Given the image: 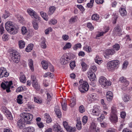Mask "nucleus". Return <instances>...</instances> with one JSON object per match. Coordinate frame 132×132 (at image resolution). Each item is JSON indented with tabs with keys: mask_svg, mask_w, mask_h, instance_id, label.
Returning a JSON list of instances; mask_svg holds the SVG:
<instances>
[{
	"mask_svg": "<svg viewBox=\"0 0 132 132\" xmlns=\"http://www.w3.org/2000/svg\"><path fill=\"white\" fill-rule=\"evenodd\" d=\"M5 28L8 32L11 34H15L18 31V28H15L11 21L7 22L6 23Z\"/></svg>",
	"mask_w": 132,
	"mask_h": 132,
	"instance_id": "f257e3e1",
	"label": "nucleus"
},
{
	"mask_svg": "<svg viewBox=\"0 0 132 132\" xmlns=\"http://www.w3.org/2000/svg\"><path fill=\"white\" fill-rule=\"evenodd\" d=\"M120 63L119 61L117 60L110 61L106 64L107 68L109 71H112L118 68Z\"/></svg>",
	"mask_w": 132,
	"mask_h": 132,
	"instance_id": "f03ea898",
	"label": "nucleus"
},
{
	"mask_svg": "<svg viewBox=\"0 0 132 132\" xmlns=\"http://www.w3.org/2000/svg\"><path fill=\"white\" fill-rule=\"evenodd\" d=\"M79 85L78 87L79 90L82 93H85L87 92L89 89V86L88 83L81 79L79 81Z\"/></svg>",
	"mask_w": 132,
	"mask_h": 132,
	"instance_id": "7ed1b4c3",
	"label": "nucleus"
},
{
	"mask_svg": "<svg viewBox=\"0 0 132 132\" xmlns=\"http://www.w3.org/2000/svg\"><path fill=\"white\" fill-rule=\"evenodd\" d=\"M74 55L71 53H66L61 57L60 62L62 64L64 65L68 63L69 61L73 58Z\"/></svg>",
	"mask_w": 132,
	"mask_h": 132,
	"instance_id": "20e7f679",
	"label": "nucleus"
},
{
	"mask_svg": "<svg viewBox=\"0 0 132 132\" xmlns=\"http://www.w3.org/2000/svg\"><path fill=\"white\" fill-rule=\"evenodd\" d=\"M21 116L23 122L28 124H31V121L33 118V116L32 114L28 113L23 112Z\"/></svg>",
	"mask_w": 132,
	"mask_h": 132,
	"instance_id": "39448f33",
	"label": "nucleus"
},
{
	"mask_svg": "<svg viewBox=\"0 0 132 132\" xmlns=\"http://www.w3.org/2000/svg\"><path fill=\"white\" fill-rule=\"evenodd\" d=\"M99 82L103 88H105L107 86H110L111 84V82L110 81L108 80L105 77L103 76L100 77Z\"/></svg>",
	"mask_w": 132,
	"mask_h": 132,
	"instance_id": "423d86ee",
	"label": "nucleus"
},
{
	"mask_svg": "<svg viewBox=\"0 0 132 132\" xmlns=\"http://www.w3.org/2000/svg\"><path fill=\"white\" fill-rule=\"evenodd\" d=\"M12 52L10 54L12 60L15 63H18L20 59V56L19 53L15 50H13Z\"/></svg>",
	"mask_w": 132,
	"mask_h": 132,
	"instance_id": "0eeeda50",
	"label": "nucleus"
},
{
	"mask_svg": "<svg viewBox=\"0 0 132 132\" xmlns=\"http://www.w3.org/2000/svg\"><path fill=\"white\" fill-rule=\"evenodd\" d=\"M12 84V81H11L9 82H5V84L2 82L1 85V87L4 89H6L7 92L9 93L11 91L10 90V88L13 87V86H11Z\"/></svg>",
	"mask_w": 132,
	"mask_h": 132,
	"instance_id": "6e6552de",
	"label": "nucleus"
},
{
	"mask_svg": "<svg viewBox=\"0 0 132 132\" xmlns=\"http://www.w3.org/2000/svg\"><path fill=\"white\" fill-rule=\"evenodd\" d=\"M27 12L32 18L39 20L40 18L39 15L35 11L30 8L28 9Z\"/></svg>",
	"mask_w": 132,
	"mask_h": 132,
	"instance_id": "1a4fd4ad",
	"label": "nucleus"
},
{
	"mask_svg": "<svg viewBox=\"0 0 132 132\" xmlns=\"http://www.w3.org/2000/svg\"><path fill=\"white\" fill-rule=\"evenodd\" d=\"M9 75V73L7 72L5 68L3 67L0 68V78L7 77Z\"/></svg>",
	"mask_w": 132,
	"mask_h": 132,
	"instance_id": "9d476101",
	"label": "nucleus"
},
{
	"mask_svg": "<svg viewBox=\"0 0 132 132\" xmlns=\"http://www.w3.org/2000/svg\"><path fill=\"white\" fill-rule=\"evenodd\" d=\"M63 125L68 132H72L75 131V127H72L68 125V123L66 121L63 122Z\"/></svg>",
	"mask_w": 132,
	"mask_h": 132,
	"instance_id": "9b49d317",
	"label": "nucleus"
},
{
	"mask_svg": "<svg viewBox=\"0 0 132 132\" xmlns=\"http://www.w3.org/2000/svg\"><path fill=\"white\" fill-rule=\"evenodd\" d=\"M109 119L110 121L113 123L116 122L118 120V117L116 114H111Z\"/></svg>",
	"mask_w": 132,
	"mask_h": 132,
	"instance_id": "f8f14e48",
	"label": "nucleus"
},
{
	"mask_svg": "<svg viewBox=\"0 0 132 132\" xmlns=\"http://www.w3.org/2000/svg\"><path fill=\"white\" fill-rule=\"evenodd\" d=\"M92 113L93 115L98 116L101 113L100 110L97 107H94Z\"/></svg>",
	"mask_w": 132,
	"mask_h": 132,
	"instance_id": "ddd939ff",
	"label": "nucleus"
},
{
	"mask_svg": "<svg viewBox=\"0 0 132 132\" xmlns=\"http://www.w3.org/2000/svg\"><path fill=\"white\" fill-rule=\"evenodd\" d=\"M88 77L91 81H93L96 78L95 75L93 72L89 71L87 72Z\"/></svg>",
	"mask_w": 132,
	"mask_h": 132,
	"instance_id": "4468645a",
	"label": "nucleus"
},
{
	"mask_svg": "<svg viewBox=\"0 0 132 132\" xmlns=\"http://www.w3.org/2000/svg\"><path fill=\"white\" fill-rule=\"evenodd\" d=\"M113 31H115V33L119 36H120L122 35V30L120 27L118 25L115 27Z\"/></svg>",
	"mask_w": 132,
	"mask_h": 132,
	"instance_id": "2eb2a0df",
	"label": "nucleus"
},
{
	"mask_svg": "<svg viewBox=\"0 0 132 132\" xmlns=\"http://www.w3.org/2000/svg\"><path fill=\"white\" fill-rule=\"evenodd\" d=\"M119 80L120 81L123 83V85H124L125 87H127L129 84V81L127 80L126 79L123 77H121Z\"/></svg>",
	"mask_w": 132,
	"mask_h": 132,
	"instance_id": "dca6fc26",
	"label": "nucleus"
},
{
	"mask_svg": "<svg viewBox=\"0 0 132 132\" xmlns=\"http://www.w3.org/2000/svg\"><path fill=\"white\" fill-rule=\"evenodd\" d=\"M53 129L55 132H62L61 127L58 123L53 125Z\"/></svg>",
	"mask_w": 132,
	"mask_h": 132,
	"instance_id": "f3484780",
	"label": "nucleus"
},
{
	"mask_svg": "<svg viewBox=\"0 0 132 132\" xmlns=\"http://www.w3.org/2000/svg\"><path fill=\"white\" fill-rule=\"evenodd\" d=\"M115 53V51L113 49H108L106 50L105 52V54L106 56V57L108 58V56L109 55H113Z\"/></svg>",
	"mask_w": 132,
	"mask_h": 132,
	"instance_id": "a211bd4d",
	"label": "nucleus"
},
{
	"mask_svg": "<svg viewBox=\"0 0 132 132\" xmlns=\"http://www.w3.org/2000/svg\"><path fill=\"white\" fill-rule=\"evenodd\" d=\"M35 131L34 128L32 126H30L24 128L22 132H34Z\"/></svg>",
	"mask_w": 132,
	"mask_h": 132,
	"instance_id": "6ab92c4d",
	"label": "nucleus"
},
{
	"mask_svg": "<svg viewBox=\"0 0 132 132\" xmlns=\"http://www.w3.org/2000/svg\"><path fill=\"white\" fill-rule=\"evenodd\" d=\"M113 93L110 91H108L106 93V98L107 100L109 101H111L113 97Z\"/></svg>",
	"mask_w": 132,
	"mask_h": 132,
	"instance_id": "aec40b11",
	"label": "nucleus"
},
{
	"mask_svg": "<svg viewBox=\"0 0 132 132\" xmlns=\"http://www.w3.org/2000/svg\"><path fill=\"white\" fill-rule=\"evenodd\" d=\"M28 64L30 70L33 71L34 70L33 65V61L31 59H29L28 60Z\"/></svg>",
	"mask_w": 132,
	"mask_h": 132,
	"instance_id": "412c9836",
	"label": "nucleus"
},
{
	"mask_svg": "<svg viewBox=\"0 0 132 132\" xmlns=\"http://www.w3.org/2000/svg\"><path fill=\"white\" fill-rule=\"evenodd\" d=\"M70 102V105L71 107H73L76 104V98L75 97H71L68 99Z\"/></svg>",
	"mask_w": 132,
	"mask_h": 132,
	"instance_id": "4be33fe9",
	"label": "nucleus"
},
{
	"mask_svg": "<svg viewBox=\"0 0 132 132\" xmlns=\"http://www.w3.org/2000/svg\"><path fill=\"white\" fill-rule=\"evenodd\" d=\"M22 119H20L19 120L17 123L18 127L20 129H22L25 126V124H24Z\"/></svg>",
	"mask_w": 132,
	"mask_h": 132,
	"instance_id": "5701e85b",
	"label": "nucleus"
},
{
	"mask_svg": "<svg viewBox=\"0 0 132 132\" xmlns=\"http://www.w3.org/2000/svg\"><path fill=\"white\" fill-rule=\"evenodd\" d=\"M56 10L55 7L54 6H50L49 9L47 14L49 15H52L54 12Z\"/></svg>",
	"mask_w": 132,
	"mask_h": 132,
	"instance_id": "b1692460",
	"label": "nucleus"
},
{
	"mask_svg": "<svg viewBox=\"0 0 132 132\" xmlns=\"http://www.w3.org/2000/svg\"><path fill=\"white\" fill-rule=\"evenodd\" d=\"M119 12L121 15L122 16H125L126 15L127 12L125 7H121L119 10Z\"/></svg>",
	"mask_w": 132,
	"mask_h": 132,
	"instance_id": "393cba45",
	"label": "nucleus"
},
{
	"mask_svg": "<svg viewBox=\"0 0 132 132\" xmlns=\"http://www.w3.org/2000/svg\"><path fill=\"white\" fill-rule=\"evenodd\" d=\"M95 62L98 64H100L103 62L102 59L98 56H96L95 58Z\"/></svg>",
	"mask_w": 132,
	"mask_h": 132,
	"instance_id": "a878e982",
	"label": "nucleus"
},
{
	"mask_svg": "<svg viewBox=\"0 0 132 132\" xmlns=\"http://www.w3.org/2000/svg\"><path fill=\"white\" fill-rule=\"evenodd\" d=\"M89 97L91 98L92 100H98V95L96 93H93L89 95Z\"/></svg>",
	"mask_w": 132,
	"mask_h": 132,
	"instance_id": "bb28decb",
	"label": "nucleus"
},
{
	"mask_svg": "<svg viewBox=\"0 0 132 132\" xmlns=\"http://www.w3.org/2000/svg\"><path fill=\"white\" fill-rule=\"evenodd\" d=\"M61 104L63 110L64 111H66L67 109V106L65 100H63L61 102Z\"/></svg>",
	"mask_w": 132,
	"mask_h": 132,
	"instance_id": "cd10ccee",
	"label": "nucleus"
},
{
	"mask_svg": "<svg viewBox=\"0 0 132 132\" xmlns=\"http://www.w3.org/2000/svg\"><path fill=\"white\" fill-rule=\"evenodd\" d=\"M42 64L43 67L44 69H46L47 68L48 64L47 62L45 61H43L42 62Z\"/></svg>",
	"mask_w": 132,
	"mask_h": 132,
	"instance_id": "c85d7f7f",
	"label": "nucleus"
},
{
	"mask_svg": "<svg viewBox=\"0 0 132 132\" xmlns=\"http://www.w3.org/2000/svg\"><path fill=\"white\" fill-rule=\"evenodd\" d=\"M44 118L46 119V121L48 123H50L52 121L51 119L49 114L47 113H45V114L44 116Z\"/></svg>",
	"mask_w": 132,
	"mask_h": 132,
	"instance_id": "c756f323",
	"label": "nucleus"
},
{
	"mask_svg": "<svg viewBox=\"0 0 132 132\" xmlns=\"http://www.w3.org/2000/svg\"><path fill=\"white\" fill-rule=\"evenodd\" d=\"M33 46L34 45L32 44H29L26 49V51L27 52H30L32 49Z\"/></svg>",
	"mask_w": 132,
	"mask_h": 132,
	"instance_id": "7c9ffc66",
	"label": "nucleus"
},
{
	"mask_svg": "<svg viewBox=\"0 0 132 132\" xmlns=\"http://www.w3.org/2000/svg\"><path fill=\"white\" fill-rule=\"evenodd\" d=\"M18 44L20 48L22 49L24 47L25 44L24 41L22 40H20L19 41Z\"/></svg>",
	"mask_w": 132,
	"mask_h": 132,
	"instance_id": "2f4dec72",
	"label": "nucleus"
},
{
	"mask_svg": "<svg viewBox=\"0 0 132 132\" xmlns=\"http://www.w3.org/2000/svg\"><path fill=\"white\" fill-rule=\"evenodd\" d=\"M40 14L44 19L46 21H47L48 20V16H46V13L43 11H41L40 12Z\"/></svg>",
	"mask_w": 132,
	"mask_h": 132,
	"instance_id": "473e14b6",
	"label": "nucleus"
},
{
	"mask_svg": "<svg viewBox=\"0 0 132 132\" xmlns=\"http://www.w3.org/2000/svg\"><path fill=\"white\" fill-rule=\"evenodd\" d=\"M11 15V14L9 13L8 11L5 10L4 13L2 16V17L5 19L7 18L8 17L10 16Z\"/></svg>",
	"mask_w": 132,
	"mask_h": 132,
	"instance_id": "72a5a7b5",
	"label": "nucleus"
},
{
	"mask_svg": "<svg viewBox=\"0 0 132 132\" xmlns=\"http://www.w3.org/2000/svg\"><path fill=\"white\" fill-rule=\"evenodd\" d=\"M82 67V71H86L88 68L87 65L84 62H82L81 63Z\"/></svg>",
	"mask_w": 132,
	"mask_h": 132,
	"instance_id": "f704fd0d",
	"label": "nucleus"
},
{
	"mask_svg": "<svg viewBox=\"0 0 132 132\" xmlns=\"http://www.w3.org/2000/svg\"><path fill=\"white\" fill-rule=\"evenodd\" d=\"M71 46L72 44L70 43H67L63 47V49L65 50L67 49H70L71 48Z\"/></svg>",
	"mask_w": 132,
	"mask_h": 132,
	"instance_id": "c9c22d12",
	"label": "nucleus"
},
{
	"mask_svg": "<svg viewBox=\"0 0 132 132\" xmlns=\"http://www.w3.org/2000/svg\"><path fill=\"white\" fill-rule=\"evenodd\" d=\"M28 30L27 28L24 27L23 26L21 28V32L22 34L23 35L26 34L28 32Z\"/></svg>",
	"mask_w": 132,
	"mask_h": 132,
	"instance_id": "e433bc0d",
	"label": "nucleus"
},
{
	"mask_svg": "<svg viewBox=\"0 0 132 132\" xmlns=\"http://www.w3.org/2000/svg\"><path fill=\"white\" fill-rule=\"evenodd\" d=\"M96 125L95 121H93L90 123V130H94L96 129Z\"/></svg>",
	"mask_w": 132,
	"mask_h": 132,
	"instance_id": "4c0bfd02",
	"label": "nucleus"
},
{
	"mask_svg": "<svg viewBox=\"0 0 132 132\" xmlns=\"http://www.w3.org/2000/svg\"><path fill=\"white\" fill-rule=\"evenodd\" d=\"M77 124L76 125V127L77 129L78 130H80L81 128V122L80 120H78L77 122Z\"/></svg>",
	"mask_w": 132,
	"mask_h": 132,
	"instance_id": "58836bf2",
	"label": "nucleus"
},
{
	"mask_svg": "<svg viewBox=\"0 0 132 132\" xmlns=\"http://www.w3.org/2000/svg\"><path fill=\"white\" fill-rule=\"evenodd\" d=\"M20 81L21 82L24 83L26 82V78L24 75H21L20 78Z\"/></svg>",
	"mask_w": 132,
	"mask_h": 132,
	"instance_id": "ea45409f",
	"label": "nucleus"
},
{
	"mask_svg": "<svg viewBox=\"0 0 132 132\" xmlns=\"http://www.w3.org/2000/svg\"><path fill=\"white\" fill-rule=\"evenodd\" d=\"M43 77H49L51 78H52L53 77V75L50 72H47L46 73L43 75Z\"/></svg>",
	"mask_w": 132,
	"mask_h": 132,
	"instance_id": "a19ab883",
	"label": "nucleus"
},
{
	"mask_svg": "<svg viewBox=\"0 0 132 132\" xmlns=\"http://www.w3.org/2000/svg\"><path fill=\"white\" fill-rule=\"evenodd\" d=\"M91 18L93 20L97 21L99 19V16L98 15L94 14L92 16Z\"/></svg>",
	"mask_w": 132,
	"mask_h": 132,
	"instance_id": "79ce46f5",
	"label": "nucleus"
},
{
	"mask_svg": "<svg viewBox=\"0 0 132 132\" xmlns=\"http://www.w3.org/2000/svg\"><path fill=\"white\" fill-rule=\"evenodd\" d=\"M113 50L118 51L119 50L120 48V47L119 45L118 44H116L113 46Z\"/></svg>",
	"mask_w": 132,
	"mask_h": 132,
	"instance_id": "37998d69",
	"label": "nucleus"
},
{
	"mask_svg": "<svg viewBox=\"0 0 132 132\" xmlns=\"http://www.w3.org/2000/svg\"><path fill=\"white\" fill-rule=\"evenodd\" d=\"M130 96L127 95H124L123 99L124 101L127 102L130 100Z\"/></svg>",
	"mask_w": 132,
	"mask_h": 132,
	"instance_id": "c03bdc74",
	"label": "nucleus"
},
{
	"mask_svg": "<svg viewBox=\"0 0 132 132\" xmlns=\"http://www.w3.org/2000/svg\"><path fill=\"white\" fill-rule=\"evenodd\" d=\"M57 22L56 20L54 19H51L48 22L50 24H55Z\"/></svg>",
	"mask_w": 132,
	"mask_h": 132,
	"instance_id": "a18cd8bd",
	"label": "nucleus"
},
{
	"mask_svg": "<svg viewBox=\"0 0 132 132\" xmlns=\"http://www.w3.org/2000/svg\"><path fill=\"white\" fill-rule=\"evenodd\" d=\"M88 117L87 116H84L82 118V122L83 124L84 125L87 122L88 120Z\"/></svg>",
	"mask_w": 132,
	"mask_h": 132,
	"instance_id": "49530a36",
	"label": "nucleus"
},
{
	"mask_svg": "<svg viewBox=\"0 0 132 132\" xmlns=\"http://www.w3.org/2000/svg\"><path fill=\"white\" fill-rule=\"evenodd\" d=\"M34 101L35 102L38 103H41L42 102V100L41 99L35 97H34Z\"/></svg>",
	"mask_w": 132,
	"mask_h": 132,
	"instance_id": "de8ad7c7",
	"label": "nucleus"
},
{
	"mask_svg": "<svg viewBox=\"0 0 132 132\" xmlns=\"http://www.w3.org/2000/svg\"><path fill=\"white\" fill-rule=\"evenodd\" d=\"M55 113H56V115L58 116L59 118H60L61 117V110L59 109H55Z\"/></svg>",
	"mask_w": 132,
	"mask_h": 132,
	"instance_id": "09e8293b",
	"label": "nucleus"
},
{
	"mask_svg": "<svg viewBox=\"0 0 132 132\" xmlns=\"http://www.w3.org/2000/svg\"><path fill=\"white\" fill-rule=\"evenodd\" d=\"M104 29L105 30V31L104 32H100L99 33V34H100V35H101V36L103 35L104 34H105L107 32L109 29V28L108 27H105L104 28Z\"/></svg>",
	"mask_w": 132,
	"mask_h": 132,
	"instance_id": "8fccbe9b",
	"label": "nucleus"
},
{
	"mask_svg": "<svg viewBox=\"0 0 132 132\" xmlns=\"http://www.w3.org/2000/svg\"><path fill=\"white\" fill-rule=\"evenodd\" d=\"M90 70L91 71H91L92 72H95L96 71L97 69V67L95 65H93L92 66H91L90 68Z\"/></svg>",
	"mask_w": 132,
	"mask_h": 132,
	"instance_id": "3c124183",
	"label": "nucleus"
},
{
	"mask_svg": "<svg viewBox=\"0 0 132 132\" xmlns=\"http://www.w3.org/2000/svg\"><path fill=\"white\" fill-rule=\"evenodd\" d=\"M81 44L80 43L77 44H75L73 46V49L75 50H77L78 48H81Z\"/></svg>",
	"mask_w": 132,
	"mask_h": 132,
	"instance_id": "603ef678",
	"label": "nucleus"
},
{
	"mask_svg": "<svg viewBox=\"0 0 132 132\" xmlns=\"http://www.w3.org/2000/svg\"><path fill=\"white\" fill-rule=\"evenodd\" d=\"M47 98L48 100L51 101L53 96V94L51 93H48L47 94Z\"/></svg>",
	"mask_w": 132,
	"mask_h": 132,
	"instance_id": "864d4df0",
	"label": "nucleus"
},
{
	"mask_svg": "<svg viewBox=\"0 0 132 132\" xmlns=\"http://www.w3.org/2000/svg\"><path fill=\"white\" fill-rule=\"evenodd\" d=\"M84 49L88 53H90L92 52V49L90 47L86 46L84 48Z\"/></svg>",
	"mask_w": 132,
	"mask_h": 132,
	"instance_id": "5fc2aeb1",
	"label": "nucleus"
},
{
	"mask_svg": "<svg viewBox=\"0 0 132 132\" xmlns=\"http://www.w3.org/2000/svg\"><path fill=\"white\" fill-rule=\"evenodd\" d=\"M128 64V61H125L122 65V69H126Z\"/></svg>",
	"mask_w": 132,
	"mask_h": 132,
	"instance_id": "6e6d98bb",
	"label": "nucleus"
},
{
	"mask_svg": "<svg viewBox=\"0 0 132 132\" xmlns=\"http://www.w3.org/2000/svg\"><path fill=\"white\" fill-rule=\"evenodd\" d=\"M79 112L81 113H83L85 111V109L82 105H81L79 106Z\"/></svg>",
	"mask_w": 132,
	"mask_h": 132,
	"instance_id": "4d7b16f0",
	"label": "nucleus"
},
{
	"mask_svg": "<svg viewBox=\"0 0 132 132\" xmlns=\"http://www.w3.org/2000/svg\"><path fill=\"white\" fill-rule=\"evenodd\" d=\"M70 67L71 68L73 69L76 66L75 62V61L71 62L70 64Z\"/></svg>",
	"mask_w": 132,
	"mask_h": 132,
	"instance_id": "13d9d810",
	"label": "nucleus"
},
{
	"mask_svg": "<svg viewBox=\"0 0 132 132\" xmlns=\"http://www.w3.org/2000/svg\"><path fill=\"white\" fill-rule=\"evenodd\" d=\"M94 0H90V3H88L87 4V7H88L91 8L93 6Z\"/></svg>",
	"mask_w": 132,
	"mask_h": 132,
	"instance_id": "bf43d9fd",
	"label": "nucleus"
},
{
	"mask_svg": "<svg viewBox=\"0 0 132 132\" xmlns=\"http://www.w3.org/2000/svg\"><path fill=\"white\" fill-rule=\"evenodd\" d=\"M52 29L51 27H49L46 29L45 31V34L46 35L49 34V32L52 31Z\"/></svg>",
	"mask_w": 132,
	"mask_h": 132,
	"instance_id": "052dcab7",
	"label": "nucleus"
},
{
	"mask_svg": "<svg viewBox=\"0 0 132 132\" xmlns=\"http://www.w3.org/2000/svg\"><path fill=\"white\" fill-rule=\"evenodd\" d=\"M8 114H7L6 116L7 118L10 120H12L13 119V117L11 115V113L10 112L8 111L7 112Z\"/></svg>",
	"mask_w": 132,
	"mask_h": 132,
	"instance_id": "680f3d73",
	"label": "nucleus"
},
{
	"mask_svg": "<svg viewBox=\"0 0 132 132\" xmlns=\"http://www.w3.org/2000/svg\"><path fill=\"white\" fill-rule=\"evenodd\" d=\"M87 27L91 30H93L94 29V27L90 23H88L87 24Z\"/></svg>",
	"mask_w": 132,
	"mask_h": 132,
	"instance_id": "e2e57ef3",
	"label": "nucleus"
},
{
	"mask_svg": "<svg viewBox=\"0 0 132 132\" xmlns=\"http://www.w3.org/2000/svg\"><path fill=\"white\" fill-rule=\"evenodd\" d=\"M33 26L34 28L36 30L38 28V24L37 23L34 22L33 23Z\"/></svg>",
	"mask_w": 132,
	"mask_h": 132,
	"instance_id": "0e129e2a",
	"label": "nucleus"
},
{
	"mask_svg": "<svg viewBox=\"0 0 132 132\" xmlns=\"http://www.w3.org/2000/svg\"><path fill=\"white\" fill-rule=\"evenodd\" d=\"M76 20V17H72L70 19L69 21L70 23H72L75 22Z\"/></svg>",
	"mask_w": 132,
	"mask_h": 132,
	"instance_id": "69168bd1",
	"label": "nucleus"
},
{
	"mask_svg": "<svg viewBox=\"0 0 132 132\" xmlns=\"http://www.w3.org/2000/svg\"><path fill=\"white\" fill-rule=\"evenodd\" d=\"M31 77L32 83L37 81V80L36 79V77L35 76L32 75L31 76Z\"/></svg>",
	"mask_w": 132,
	"mask_h": 132,
	"instance_id": "338daca9",
	"label": "nucleus"
},
{
	"mask_svg": "<svg viewBox=\"0 0 132 132\" xmlns=\"http://www.w3.org/2000/svg\"><path fill=\"white\" fill-rule=\"evenodd\" d=\"M116 109L114 107H112L111 108V114H116Z\"/></svg>",
	"mask_w": 132,
	"mask_h": 132,
	"instance_id": "774afa93",
	"label": "nucleus"
}]
</instances>
